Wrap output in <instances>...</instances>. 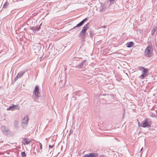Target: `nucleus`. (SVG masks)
Segmentation results:
<instances>
[{
    "label": "nucleus",
    "mask_w": 157,
    "mask_h": 157,
    "mask_svg": "<svg viewBox=\"0 0 157 157\" xmlns=\"http://www.w3.org/2000/svg\"><path fill=\"white\" fill-rule=\"evenodd\" d=\"M143 150V148H142L140 150V151H141Z\"/></svg>",
    "instance_id": "nucleus-27"
},
{
    "label": "nucleus",
    "mask_w": 157,
    "mask_h": 157,
    "mask_svg": "<svg viewBox=\"0 0 157 157\" xmlns=\"http://www.w3.org/2000/svg\"><path fill=\"white\" fill-rule=\"evenodd\" d=\"M18 123L17 121H15L14 122V126L17 128L18 127Z\"/></svg>",
    "instance_id": "nucleus-19"
},
{
    "label": "nucleus",
    "mask_w": 157,
    "mask_h": 157,
    "mask_svg": "<svg viewBox=\"0 0 157 157\" xmlns=\"http://www.w3.org/2000/svg\"><path fill=\"white\" fill-rule=\"evenodd\" d=\"M98 156V154L95 153H92L89 154V155L87 154L84 155V157H97Z\"/></svg>",
    "instance_id": "nucleus-10"
},
{
    "label": "nucleus",
    "mask_w": 157,
    "mask_h": 157,
    "mask_svg": "<svg viewBox=\"0 0 157 157\" xmlns=\"http://www.w3.org/2000/svg\"><path fill=\"white\" fill-rule=\"evenodd\" d=\"M21 155L22 157H25L26 156L25 152L23 151L21 152Z\"/></svg>",
    "instance_id": "nucleus-20"
},
{
    "label": "nucleus",
    "mask_w": 157,
    "mask_h": 157,
    "mask_svg": "<svg viewBox=\"0 0 157 157\" xmlns=\"http://www.w3.org/2000/svg\"><path fill=\"white\" fill-rule=\"evenodd\" d=\"M38 142L39 143V145H40V149L41 150L42 149V144H41V143H40L39 142Z\"/></svg>",
    "instance_id": "nucleus-23"
},
{
    "label": "nucleus",
    "mask_w": 157,
    "mask_h": 157,
    "mask_svg": "<svg viewBox=\"0 0 157 157\" xmlns=\"http://www.w3.org/2000/svg\"><path fill=\"white\" fill-rule=\"evenodd\" d=\"M134 45V43L133 42L131 41L129 42H128L126 44V45L127 47L128 48H130L132 47Z\"/></svg>",
    "instance_id": "nucleus-15"
},
{
    "label": "nucleus",
    "mask_w": 157,
    "mask_h": 157,
    "mask_svg": "<svg viewBox=\"0 0 157 157\" xmlns=\"http://www.w3.org/2000/svg\"><path fill=\"white\" fill-rule=\"evenodd\" d=\"M141 68L142 69H141L140 70H142V69L143 70V72L142 74L139 77V78L141 79H143L145 77L147 76V73L148 72V70L147 69L143 67H141Z\"/></svg>",
    "instance_id": "nucleus-4"
},
{
    "label": "nucleus",
    "mask_w": 157,
    "mask_h": 157,
    "mask_svg": "<svg viewBox=\"0 0 157 157\" xmlns=\"http://www.w3.org/2000/svg\"><path fill=\"white\" fill-rule=\"evenodd\" d=\"M20 109V107L18 105H14L13 104L12 105L10 106L9 107L7 108V110H11L13 111L16 109L19 110Z\"/></svg>",
    "instance_id": "nucleus-7"
},
{
    "label": "nucleus",
    "mask_w": 157,
    "mask_h": 157,
    "mask_svg": "<svg viewBox=\"0 0 157 157\" xmlns=\"http://www.w3.org/2000/svg\"><path fill=\"white\" fill-rule=\"evenodd\" d=\"M115 0H109V1L110 2L112 3H113Z\"/></svg>",
    "instance_id": "nucleus-25"
},
{
    "label": "nucleus",
    "mask_w": 157,
    "mask_h": 157,
    "mask_svg": "<svg viewBox=\"0 0 157 157\" xmlns=\"http://www.w3.org/2000/svg\"><path fill=\"white\" fill-rule=\"evenodd\" d=\"M27 71H23L19 72L14 79V81H16L19 78H21L23 75Z\"/></svg>",
    "instance_id": "nucleus-8"
},
{
    "label": "nucleus",
    "mask_w": 157,
    "mask_h": 157,
    "mask_svg": "<svg viewBox=\"0 0 157 157\" xmlns=\"http://www.w3.org/2000/svg\"><path fill=\"white\" fill-rule=\"evenodd\" d=\"M86 32L81 31L79 35L81 37L82 40H84L85 39V36L86 35Z\"/></svg>",
    "instance_id": "nucleus-12"
},
{
    "label": "nucleus",
    "mask_w": 157,
    "mask_h": 157,
    "mask_svg": "<svg viewBox=\"0 0 157 157\" xmlns=\"http://www.w3.org/2000/svg\"><path fill=\"white\" fill-rule=\"evenodd\" d=\"M55 144V143H53L52 145H50V144L49 146V149L52 148V149L53 147H54Z\"/></svg>",
    "instance_id": "nucleus-21"
},
{
    "label": "nucleus",
    "mask_w": 157,
    "mask_h": 157,
    "mask_svg": "<svg viewBox=\"0 0 157 157\" xmlns=\"http://www.w3.org/2000/svg\"><path fill=\"white\" fill-rule=\"evenodd\" d=\"M22 141L27 145L29 144L31 142V140L27 138H23L22 139Z\"/></svg>",
    "instance_id": "nucleus-14"
},
{
    "label": "nucleus",
    "mask_w": 157,
    "mask_h": 157,
    "mask_svg": "<svg viewBox=\"0 0 157 157\" xmlns=\"http://www.w3.org/2000/svg\"><path fill=\"white\" fill-rule=\"evenodd\" d=\"M152 51V47L148 45L145 50V55L148 57H151Z\"/></svg>",
    "instance_id": "nucleus-3"
},
{
    "label": "nucleus",
    "mask_w": 157,
    "mask_h": 157,
    "mask_svg": "<svg viewBox=\"0 0 157 157\" xmlns=\"http://www.w3.org/2000/svg\"><path fill=\"white\" fill-rule=\"evenodd\" d=\"M126 75L127 76H128V74L127 73H126Z\"/></svg>",
    "instance_id": "nucleus-28"
},
{
    "label": "nucleus",
    "mask_w": 157,
    "mask_h": 157,
    "mask_svg": "<svg viewBox=\"0 0 157 157\" xmlns=\"http://www.w3.org/2000/svg\"><path fill=\"white\" fill-rule=\"evenodd\" d=\"M124 117V114H123V118Z\"/></svg>",
    "instance_id": "nucleus-29"
},
{
    "label": "nucleus",
    "mask_w": 157,
    "mask_h": 157,
    "mask_svg": "<svg viewBox=\"0 0 157 157\" xmlns=\"http://www.w3.org/2000/svg\"><path fill=\"white\" fill-rule=\"evenodd\" d=\"M87 18H85L80 23L77 24L76 26L71 29L70 31H75H75H78L79 30L78 28L82 26L84 24V22L87 20Z\"/></svg>",
    "instance_id": "nucleus-2"
},
{
    "label": "nucleus",
    "mask_w": 157,
    "mask_h": 157,
    "mask_svg": "<svg viewBox=\"0 0 157 157\" xmlns=\"http://www.w3.org/2000/svg\"><path fill=\"white\" fill-rule=\"evenodd\" d=\"M86 65L85 61H83L80 64H79L78 67L82 68H85Z\"/></svg>",
    "instance_id": "nucleus-13"
},
{
    "label": "nucleus",
    "mask_w": 157,
    "mask_h": 157,
    "mask_svg": "<svg viewBox=\"0 0 157 157\" xmlns=\"http://www.w3.org/2000/svg\"><path fill=\"white\" fill-rule=\"evenodd\" d=\"M9 5V4L7 2H6L5 4H4L3 7L5 8H7V6Z\"/></svg>",
    "instance_id": "nucleus-17"
},
{
    "label": "nucleus",
    "mask_w": 157,
    "mask_h": 157,
    "mask_svg": "<svg viewBox=\"0 0 157 157\" xmlns=\"http://www.w3.org/2000/svg\"><path fill=\"white\" fill-rule=\"evenodd\" d=\"M39 91V87L38 86H36L35 87L34 91H33L34 94L36 96V98L34 99V101H36V99L37 98V99H38L39 97L38 96V93Z\"/></svg>",
    "instance_id": "nucleus-6"
},
{
    "label": "nucleus",
    "mask_w": 157,
    "mask_h": 157,
    "mask_svg": "<svg viewBox=\"0 0 157 157\" xmlns=\"http://www.w3.org/2000/svg\"><path fill=\"white\" fill-rule=\"evenodd\" d=\"M151 120L149 119L146 118L142 122L141 126L144 128L150 127L151 126Z\"/></svg>",
    "instance_id": "nucleus-1"
},
{
    "label": "nucleus",
    "mask_w": 157,
    "mask_h": 157,
    "mask_svg": "<svg viewBox=\"0 0 157 157\" xmlns=\"http://www.w3.org/2000/svg\"><path fill=\"white\" fill-rule=\"evenodd\" d=\"M99 157H106L105 155H102L100 156Z\"/></svg>",
    "instance_id": "nucleus-26"
},
{
    "label": "nucleus",
    "mask_w": 157,
    "mask_h": 157,
    "mask_svg": "<svg viewBox=\"0 0 157 157\" xmlns=\"http://www.w3.org/2000/svg\"><path fill=\"white\" fill-rule=\"evenodd\" d=\"M1 130L4 134L7 135L10 133V131L4 126L1 127Z\"/></svg>",
    "instance_id": "nucleus-9"
},
{
    "label": "nucleus",
    "mask_w": 157,
    "mask_h": 157,
    "mask_svg": "<svg viewBox=\"0 0 157 157\" xmlns=\"http://www.w3.org/2000/svg\"><path fill=\"white\" fill-rule=\"evenodd\" d=\"M42 24H41L39 26H37L35 27H33L30 28V29L34 31L39 30L40 29V26Z\"/></svg>",
    "instance_id": "nucleus-11"
},
{
    "label": "nucleus",
    "mask_w": 157,
    "mask_h": 157,
    "mask_svg": "<svg viewBox=\"0 0 157 157\" xmlns=\"http://www.w3.org/2000/svg\"><path fill=\"white\" fill-rule=\"evenodd\" d=\"M89 23H88L87 24H86L83 28L82 30V31H84L85 32H86V31L87 29L88 28V26L89 25Z\"/></svg>",
    "instance_id": "nucleus-16"
},
{
    "label": "nucleus",
    "mask_w": 157,
    "mask_h": 157,
    "mask_svg": "<svg viewBox=\"0 0 157 157\" xmlns=\"http://www.w3.org/2000/svg\"><path fill=\"white\" fill-rule=\"evenodd\" d=\"M29 118L27 116L24 117L23 119L21 121L22 126L23 127H25L26 126L28 123Z\"/></svg>",
    "instance_id": "nucleus-5"
},
{
    "label": "nucleus",
    "mask_w": 157,
    "mask_h": 157,
    "mask_svg": "<svg viewBox=\"0 0 157 157\" xmlns=\"http://www.w3.org/2000/svg\"><path fill=\"white\" fill-rule=\"evenodd\" d=\"M90 33V36L92 38L93 36H94V33L91 30H90L89 31Z\"/></svg>",
    "instance_id": "nucleus-18"
},
{
    "label": "nucleus",
    "mask_w": 157,
    "mask_h": 157,
    "mask_svg": "<svg viewBox=\"0 0 157 157\" xmlns=\"http://www.w3.org/2000/svg\"><path fill=\"white\" fill-rule=\"evenodd\" d=\"M73 133V131L71 130L70 131V132H69V135L71 134H72Z\"/></svg>",
    "instance_id": "nucleus-24"
},
{
    "label": "nucleus",
    "mask_w": 157,
    "mask_h": 157,
    "mask_svg": "<svg viewBox=\"0 0 157 157\" xmlns=\"http://www.w3.org/2000/svg\"><path fill=\"white\" fill-rule=\"evenodd\" d=\"M156 29V27H155L153 29L152 31V34H153L154 33Z\"/></svg>",
    "instance_id": "nucleus-22"
}]
</instances>
